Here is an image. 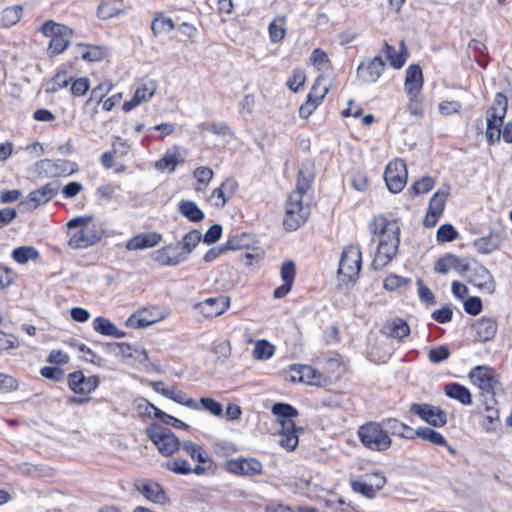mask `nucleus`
<instances>
[{
	"instance_id": "c756f323",
	"label": "nucleus",
	"mask_w": 512,
	"mask_h": 512,
	"mask_svg": "<svg viewBox=\"0 0 512 512\" xmlns=\"http://www.w3.org/2000/svg\"><path fill=\"white\" fill-rule=\"evenodd\" d=\"M162 240V236L157 232L139 234L127 242L128 250H142L155 247Z\"/></svg>"
},
{
	"instance_id": "09e8293b",
	"label": "nucleus",
	"mask_w": 512,
	"mask_h": 512,
	"mask_svg": "<svg viewBox=\"0 0 512 512\" xmlns=\"http://www.w3.org/2000/svg\"><path fill=\"white\" fill-rule=\"evenodd\" d=\"M415 437H419L435 445L447 446V441L442 434L428 427H422L415 430L414 438Z\"/></svg>"
},
{
	"instance_id": "cd10ccee",
	"label": "nucleus",
	"mask_w": 512,
	"mask_h": 512,
	"mask_svg": "<svg viewBox=\"0 0 512 512\" xmlns=\"http://www.w3.org/2000/svg\"><path fill=\"white\" fill-rule=\"evenodd\" d=\"M423 86V74L419 65H410L405 75V92L408 95L419 94Z\"/></svg>"
},
{
	"instance_id": "8fccbe9b",
	"label": "nucleus",
	"mask_w": 512,
	"mask_h": 512,
	"mask_svg": "<svg viewBox=\"0 0 512 512\" xmlns=\"http://www.w3.org/2000/svg\"><path fill=\"white\" fill-rule=\"evenodd\" d=\"M151 29L156 36L164 35L174 29V22L171 18L159 14L153 19Z\"/></svg>"
},
{
	"instance_id": "f03ea898",
	"label": "nucleus",
	"mask_w": 512,
	"mask_h": 512,
	"mask_svg": "<svg viewBox=\"0 0 512 512\" xmlns=\"http://www.w3.org/2000/svg\"><path fill=\"white\" fill-rule=\"evenodd\" d=\"M508 101L505 95L498 93L487 111L486 138L490 143H495L502 137L507 143H512V121L508 122L503 129V119L507 112Z\"/></svg>"
},
{
	"instance_id": "6e6552de",
	"label": "nucleus",
	"mask_w": 512,
	"mask_h": 512,
	"mask_svg": "<svg viewBox=\"0 0 512 512\" xmlns=\"http://www.w3.org/2000/svg\"><path fill=\"white\" fill-rule=\"evenodd\" d=\"M146 433L163 456H171L180 448L181 442L178 437L157 424L150 425L146 429Z\"/></svg>"
},
{
	"instance_id": "864d4df0",
	"label": "nucleus",
	"mask_w": 512,
	"mask_h": 512,
	"mask_svg": "<svg viewBox=\"0 0 512 512\" xmlns=\"http://www.w3.org/2000/svg\"><path fill=\"white\" fill-rule=\"evenodd\" d=\"M39 256L38 251L31 246H21L13 250V259L20 264H25L30 260H35Z\"/></svg>"
},
{
	"instance_id": "f3484780",
	"label": "nucleus",
	"mask_w": 512,
	"mask_h": 512,
	"mask_svg": "<svg viewBox=\"0 0 512 512\" xmlns=\"http://www.w3.org/2000/svg\"><path fill=\"white\" fill-rule=\"evenodd\" d=\"M107 345L111 347L116 357L134 359L139 363H145L148 360V352L139 345L128 342L108 343Z\"/></svg>"
},
{
	"instance_id": "052dcab7",
	"label": "nucleus",
	"mask_w": 512,
	"mask_h": 512,
	"mask_svg": "<svg viewBox=\"0 0 512 512\" xmlns=\"http://www.w3.org/2000/svg\"><path fill=\"white\" fill-rule=\"evenodd\" d=\"M306 82V74L304 70L296 68L289 77L287 85L290 90L297 92Z\"/></svg>"
},
{
	"instance_id": "c03bdc74",
	"label": "nucleus",
	"mask_w": 512,
	"mask_h": 512,
	"mask_svg": "<svg viewBox=\"0 0 512 512\" xmlns=\"http://www.w3.org/2000/svg\"><path fill=\"white\" fill-rule=\"evenodd\" d=\"M445 394L452 399L458 400L460 403L464 405H469L471 403V394L469 390L457 383L448 384L445 387Z\"/></svg>"
},
{
	"instance_id": "1a4fd4ad",
	"label": "nucleus",
	"mask_w": 512,
	"mask_h": 512,
	"mask_svg": "<svg viewBox=\"0 0 512 512\" xmlns=\"http://www.w3.org/2000/svg\"><path fill=\"white\" fill-rule=\"evenodd\" d=\"M287 379L291 382H300L311 386H326L330 378L310 365L294 364L287 370Z\"/></svg>"
},
{
	"instance_id": "a18cd8bd",
	"label": "nucleus",
	"mask_w": 512,
	"mask_h": 512,
	"mask_svg": "<svg viewBox=\"0 0 512 512\" xmlns=\"http://www.w3.org/2000/svg\"><path fill=\"white\" fill-rule=\"evenodd\" d=\"M388 336L403 340L410 333L409 325L402 319H394L386 324Z\"/></svg>"
},
{
	"instance_id": "72a5a7b5",
	"label": "nucleus",
	"mask_w": 512,
	"mask_h": 512,
	"mask_svg": "<svg viewBox=\"0 0 512 512\" xmlns=\"http://www.w3.org/2000/svg\"><path fill=\"white\" fill-rule=\"evenodd\" d=\"M246 343L253 344L252 357L255 360L263 361L273 357L275 353V346L265 339L254 340L248 338Z\"/></svg>"
},
{
	"instance_id": "e433bc0d",
	"label": "nucleus",
	"mask_w": 512,
	"mask_h": 512,
	"mask_svg": "<svg viewBox=\"0 0 512 512\" xmlns=\"http://www.w3.org/2000/svg\"><path fill=\"white\" fill-rule=\"evenodd\" d=\"M180 447L193 461L199 463L198 465L211 463L208 453L199 444L187 440L182 442Z\"/></svg>"
},
{
	"instance_id": "9b49d317",
	"label": "nucleus",
	"mask_w": 512,
	"mask_h": 512,
	"mask_svg": "<svg viewBox=\"0 0 512 512\" xmlns=\"http://www.w3.org/2000/svg\"><path fill=\"white\" fill-rule=\"evenodd\" d=\"M384 179L391 192L398 193L402 191L407 182L406 163L399 158L389 162L384 172Z\"/></svg>"
},
{
	"instance_id": "ea45409f",
	"label": "nucleus",
	"mask_w": 512,
	"mask_h": 512,
	"mask_svg": "<svg viewBox=\"0 0 512 512\" xmlns=\"http://www.w3.org/2000/svg\"><path fill=\"white\" fill-rule=\"evenodd\" d=\"M500 243V236L496 233H490L487 236H483L476 239L474 241V247L479 253L487 254L498 249Z\"/></svg>"
},
{
	"instance_id": "4c0bfd02",
	"label": "nucleus",
	"mask_w": 512,
	"mask_h": 512,
	"mask_svg": "<svg viewBox=\"0 0 512 512\" xmlns=\"http://www.w3.org/2000/svg\"><path fill=\"white\" fill-rule=\"evenodd\" d=\"M76 54L84 61L97 62L106 56V50L102 46L78 44L76 46Z\"/></svg>"
},
{
	"instance_id": "338daca9",
	"label": "nucleus",
	"mask_w": 512,
	"mask_h": 512,
	"mask_svg": "<svg viewBox=\"0 0 512 512\" xmlns=\"http://www.w3.org/2000/svg\"><path fill=\"white\" fill-rule=\"evenodd\" d=\"M409 96V103L407 106V109L410 114L421 117L423 115V104H422V97L419 94L416 95H408Z\"/></svg>"
},
{
	"instance_id": "423d86ee",
	"label": "nucleus",
	"mask_w": 512,
	"mask_h": 512,
	"mask_svg": "<svg viewBox=\"0 0 512 512\" xmlns=\"http://www.w3.org/2000/svg\"><path fill=\"white\" fill-rule=\"evenodd\" d=\"M310 215V206L304 202L301 191H292L285 203L283 225L286 230L294 231L303 225Z\"/></svg>"
},
{
	"instance_id": "13d9d810",
	"label": "nucleus",
	"mask_w": 512,
	"mask_h": 512,
	"mask_svg": "<svg viewBox=\"0 0 512 512\" xmlns=\"http://www.w3.org/2000/svg\"><path fill=\"white\" fill-rule=\"evenodd\" d=\"M55 175L67 174L71 175L78 171V165L75 162L69 160H57L52 163Z\"/></svg>"
},
{
	"instance_id": "0eeeda50",
	"label": "nucleus",
	"mask_w": 512,
	"mask_h": 512,
	"mask_svg": "<svg viewBox=\"0 0 512 512\" xmlns=\"http://www.w3.org/2000/svg\"><path fill=\"white\" fill-rule=\"evenodd\" d=\"M361 251L357 246L346 247L340 257L338 279L342 283H355L361 270Z\"/></svg>"
},
{
	"instance_id": "37998d69",
	"label": "nucleus",
	"mask_w": 512,
	"mask_h": 512,
	"mask_svg": "<svg viewBox=\"0 0 512 512\" xmlns=\"http://www.w3.org/2000/svg\"><path fill=\"white\" fill-rule=\"evenodd\" d=\"M254 244V238L249 233L235 234L224 244L225 250H249Z\"/></svg>"
},
{
	"instance_id": "a19ab883",
	"label": "nucleus",
	"mask_w": 512,
	"mask_h": 512,
	"mask_svg": "<svg viewBox=\"0 0 512 512\" xmlns=\"http://www.w3.org/2000/svg\"><path fill=\"white\" fill-rule=\"evenodd\" d=\"M268 34L272 43H280L286 36V17L276 16L268 25Z\"/></svg>"
},
{
	"instance_id": "9d476101",
	"label": "nucleus",
	"mask_w": 512,
	"mask_h": 512,
	"mask_svg": "<svg viewBox=\"0 0 512 512\" xmlns=\"http://www.w3.org/2000/svg\"><path fill=\"white\" fill-rule=\"evenodd\" d=\"M167 316V311H160L156 307H144L130 315L125 321V326L131 329H142L164 320Z\"/></svg>"
},
{
	"instance_id": "473e14b6",
	"label": "nucleus",
	"mask_w": 512,
	"mask_h": 512,
	"mask_svg": "<svg viewBox=\"0 0 512 512\" xmlns=\"http://www.w3.org/2000/svg\"><path fill=\"white\" fill-rule=\"evenodd\" d=\"M476 338L481 342L491 340L497 331V323L491 318H481L472 326Z\"/></svg>"
},
{
	"instance_id": "f8f14e48",
	"label": "nucleus",
	"mask_w": 512,
	"mask_h": 512,
	"mask_svg": "<svg viewBox=\"0 0 512 512\" xmlns=\"http://www.w3.org/2000/svg\"><path fill=\"white\" fill-rule=\"evenodd\" d=\"M225 469L238 476L251 477L262 472V463L255 458H235L226 461Z\"/></svg>"
},
{
	"instance_id": "7c9ffc66",
	"label": "nucleus",
	"mask_w": 512,
	"mask_h": 512,
	"mask_svg": "<svg viewBox=\"0 0 512 512\" xmlns=\"http://www.w3.org/2000/svg\"><path fill=\"white\" fill-rule=\"evenodd\" d=\"M166 468L179 475H188L190 473L196 475H204L207 472V468L203 465H196L192 467L189 462L182 458H175L166 463Z\"/></svg>"
},
{
	"instance_id": "4468645a",
	"label": "nucleus",
	"mask_w": 512,
	"mask_h": 512,
	"mask_svg": "<svg viewBox=\"0 0 512 512\" xmlns=\"http://www.w3.org/2000/svg\"><path fill=\"white\" fill-rule=\"evenodd\" d=\"M230 306V298L221 295L216 298H207L204 301L198 302L194 305V309L202 314L207 319L224 314Z\"/></svg>"
},
{
	"instance_id": "20e7f679",
	"label": "nucleus",
	"mask_w": 512,
	"mask_h": 512,
	"mask_svg": "<svg viewBox=\"0 0 512 512\" xmlns=\"http://www.w3.org/2000/svg\"><path fill=\"white\" fill-rule=\"evenodd\" d=\"M38 31L47 38H50L47 47V53L50 56H56L63 53L71 43L73 30L53 20H46L39 28Z\"/></svg>"
},
{
	"instance_id": "49530a36",
	"label": "nucleus",
	"mask_w": 512,
	"mask_h": 512,
	"mask_svg": "<svg viewBox=\"0 0 512 512\" xmlns=\"http://www.w3.org/2000/svg\"><path fill=\"white\" fill-rule=\"evenodd\" d=\"M202 240V234L198 230H192L187 233L182 240L177 244L180 247L182 254L187 259L189 254L194 250L196 245Z\"/></svg>"
},
{
	"instance_id": "bb28decb",
	"label": "nucleus",
	"mask_w": 512,
	"mask_h": 512,
	"mask_svg": "<svg viewBox=\"0 0 512 512\" xmlns=\"http://www.w3.org/2000/svg\"><path fill=\"white\" fill-rule=\"evenodd\" d=\"M126 9L127 7L123 0H101L96 14L101 20H109L124 14Z\"/></svg>"
},
{
	"instance_id": "e2e57ef3",
	"label": "nucleus",
	"mask_w": 512,
	"mask_h": 512,
	"mask_svg": "<svg viewBox=\"0 0 512 512\" xmlns=\"http://www.w3.org/2000/svg\"><path fill=\"white\" fill-rule=\"evenodd\" d=\"M212 353L216 356L217 361L223 362L232 354V346L230 341L224 340L212 348Z\"/></svg>"
},
{
	"instance_id": "5701e85b",
	"label": "nucleus",
	"mask_w": 512,
	"mask_h": 512,
	"mask_svg": "<svg viewBox=\"0 0 512 512\" xmlns=\"http://www.w3.org/2000/svg\"><path fill=\"white\" fill-rule=\"evenodd\" d=\"M377 55H381L382 59L385 57L394 69H400L408 58V51L405 42L402 40L398 49L385 43Z\"/></svg>"
},
{
	"instance_id": "4be33fe9",
	"label": "nucleus",
	"mask_w": 512,
	"mask_h": 512,
	"mask_svg": "<svg viewBox=\"0 0 512 512\" xmlns=\"http://www.w3.org/2000/svg\"><path fill=\"white\" fill-rule=\"evenodd\" d=\"M157 90L156 82L148 80L138 85L134 96L131 100L124 102L122 109L125 112H129L135 107L139 106L143 102L150 100Z\"/></svg>"
},
{
	"instance_id": "5fc2aeb1",
	"label": "nucleus",
	"mask_w": 512,
	"mask_h": 512,
	"mask_svg": "<svg viewBox=\"0 0 512 512\" xmlns=\"http://www.w3.org/2000/svg\"><path fill=\"white\" fill-rule=\"evenodd\" d=\"M168 399L194 410L199 409V405L194 399L188 397L183 391L177 390L174 387L171 390V394Z\"/></svg>"
},
{
	"instance_id": "79ce46f5",
	"label": "nucleus",
	"mask_w": 512,
	"mask_h": 512,
	"mask_svg": "<svg viewBox=\"0 0 512 512\" xmlns=\"http://www.w3.org/2000/svg\"><path fill=\"white\" fill-rule=\"evenodd\" d=\"M462 271L465 269V264L458 257L449 254L439 259L435 264V271L437 273L446 274L450 270Z\"/></svg>"
},
{
	"instance_id": "a878e982",
	"label": "nucleus",
	"mask_w": 512,
	"mask_h": 512,
	"mask_svg": "<svg viewBox=\"0 0 512 512\" xmlns=\"http://www.w3.org/2000/svg\"><path fill=\"white\" fill-rule=\"evenodd\" d=\"M180 151L181 148L179 146L168 149L163 157L155 162V168L160 172H174L176 167L184 160Z\"/></svg>"
},
{
	"instance_id": "f704fd0d",
	"label": "nucleus",
	"mask_w": 512,
	"mask_h": 512,
	"mask_svg": "<svg viewBox=\"0 0 512 512\" xmlns=\"http://www.w3.org/2000/svg\"><path fill=\"white\" fill-rule=\"evenodd\" d=\"M93 329L101 335L114 338H124L126 336L124 331L118 329L113 322L102 316L96 317L93 320Z\"/></svg>"
},
{
	"instance_id": "b1692460",
	"label": "nucleus",
	"mask_w": 512,
	"mask_h": 512,
	"mask_svg": "<svg viewBox=\"0 0 512 512\" xmlns=\"http://www.w3.org/2000/svg\"><path fill=\"white\" fill-rule=\"evenodd\" d=\"M370 229L373 234L379 236V239L400 235V228L397 221L390 220L383 215L375 216L372 219Z\"/></svg>"
},
{
	"instance_id": "de8ad7c7",
	"label": "nucleus",
	"mask_w": 512,
	"mask_h": 512,
	"mask_svg": "<svg viewBox=\"0 0 512 512\" xmlns=\"http://www.w3.org/2000/svg\"><path fill=\"white\" fill-rule=\"evenodd\" d=\"M213 176L214 172L211 168L206 166L197 167L193 171V178L197 182L195 190L198 192L203 191L209 185L210 181L213 179Z\"/></svg>"
},
{
	"instance_id": "c85d7f7f",
	"label": "nucleus",
	"mask_w": 512,
	"mask_h": 512,
	"mask_svg": "<svg viewBox=\"0 0 512 512\" xmlns=\"http://www.w3.org/2000/svg\"><path fill=\"white\" fill-rule=\"evenodd\" d=\"M235 187L236 183L234 181L229 179L225 180L218 188L212 191L208 197V201L215 207H223L234 193Z\"/></svg>"
},
{
	"instance_id": "2eb2a0df",
	"label": "nucleus",
	"mask_w": 512,
	"mask_h": 512,
	"mask_svg": "<svg viewBox=\"0 0 512 512\" xmlns=\"http://www.w3.org/2000/svg\"><path fill=\"white\" fill-rule=\"evenodd\" d=\"M449 187L443 186L433 194L430 199L428 211L424 218V225L426 227H433L438 221V218L444 211L445 203L449 195Z\"/></svg>"
},
{
	"instance_id": "6ab92c4d",
	"label": "nucleus",
	"mask_w": 512,
	"mask_h": 512,
	"mask_svg": "<svg viewBox=\"0 0 512 512\" xmlns=\"http://www.w3.org/2000/svg\"><path fill=\"white\" fill-rule=\"evenodd\" d=\"M385 68V62L381 55L363 61L358 67V77L364 82L374 83L381 76Z\"/></svg>"
},
{
	"instance_id": "39448f33",
	"label": "nucleus",
	"mask_w": 512,
	"mask_h": 512,
	"mask_svg": "<svg viewBox=\"0 0 512 512\" xmlns=\"http://www.w3.org/2000/svg\"><path fill=\"white\" fill-rule=\"evenodd\" d=\"M357 435L362 445L372 452H384L392 445V439L381 422L370 421L361 425Z\"/></svg>"
},
{
	"instance_id": "393cba45",
	"label": "nucleus",
	"mask_w": 512,
	"mask_h": 512,
	"mask_svg": "<svg viewBox=\"0 0 512 512\" xmlns=\"http://www.w3.org/2000/svg\"><path fill=\"white\" fill-rule=\"evenodd\" d=\"M57 192L58 189L52 184H46L39 189L30 192L27 198L21 202V205L28 209H36L38 206L43 205L52 199Z\"/></svg>"
},
{
	"instance_id": "f257e3e1",
	"label": "nucleus",
	"mask_w": 512,
	"mask_h": 512,
	"mask_svg": "<svg viewBox=\"0 0 512 512\" xmlns=\"http://www.w3.org/2000/svg\"><path fill=\"white\" fill-rule=\"evenodd\" d=\"M68 246L71 249H87L97 244L103 237L104 230L91 215L77 216L66 224Z\"/></svg>"
},
{
	"instance_id": "603ef678",
	"label": "nucleus",
	"mask_w": 512,
	"mask_h": 512,
	"mask_svg": "<svg viewBox=\"0 0 512 512\" xmlns=\"http://www.w3.org/2000/svg\"><path fill=\"white\" fill-rule=\"evenodd\" d=\"M179 210L182 215L188 218L190 221L198 222L203 219L204 214L198 208V206L189 200L182 201L179 205Z\"/></svg>"
},
{
	"instance_id": "2f4dec72",
	"label": "nucleus",
	"mask_w": 512,
	"mask_h": 512,
	"mask_svg": "<svg viewBox=\"0 0 512 512\" xmlns=\"http://www.w3.org/2000/svg\"><path fill=\"white\" fill-rule=\"evenodd\" d=\"M469 281L481 290L491 293L494 289V282L489 271L483 266H477L469 275Z\"/></svg>"
},
{
	"instance_id": "ddd939ff",
	"label": "nucleus",
	"mask_w": 512,
	"mask_h": 512,
	"mask_svg": "<svg viewBox=\"0 0 512 512\" xmlns=\"http://www.w3.org/2000/svg\"><path fill=\"white\" fill-rule=\"evenodd\" d=\"M471 382L476 385L483 393L494 395L498 388V380L494 372L485 366L475 367L469 374Z\"/></svg>"
},
{
	"instance_id": "dca6fc26",
	"label": "nucleus",
	"mask_w": 512,
	"mask_h": 512,
	"mask_svg": "<svg viewBox=\"0 0 512 512\" xmlns=\"http://www.w3.org/2000/svg\"><path fill=\"white\" fill-rule=\"evenodd\" d=\"M399 246V236L379 239L378 249L374 257V265L378 268L386 266L396 255Z\"/></svg>"
},
{
	"instance_id": "a211bd4d",
	"label": "nucleus",
	"mask_w": 512,
	"mask_h": 512,
	"mask_svg": "<svg viewBox=\"0 0 512 512\" xmlns=\"http://www.w3.org/2000/svg\"><path fill=\"white\" fill-rule=\"evenodd\" d=\"M70 389L80 395H88L95 391L99 385L98 376L86 377L82 371H75L69 375Z\"/></svg>"
},
{
	"instance_id": "6e6d98bb",
	"label": "nucleus",
	"mask_w": 512,
	"mask_h": 512,
	"mask_svg": "<svg viewBox=\"0 0 512 512\" xmlns=\"http://www.w3.org/2000/svg\"><path fill=\"white\" fill-rule=\"evenodd\" d=\"M435 185V180L429 176H425L416 181L409 189L410 194L419 195L429 192Z\"/></svg>"
},
{
	"instance_id": "680f3d73",
	"label": "nucleus",
	"mask_w": 512,
	"mask_h": 512,
	"mask_svg": "<svg viewBox=\"0 0 512 512\" xmlns=\"http://www.w3.org/2000/svg\"><path fill=\"white\" fill-rule=\"evenodd\" d=\"M19 388V381L8 374L0 373V394H7Z\"/></svg>"
},
{
	"instance_id": "c9c22d12",
	"label": "nucleus",
	"mask_w": 512,
	"mask_h": 512,
	"mask_svg": "<svg viewBox=\"0 0 512 512\" xmlns=\"http://www.w3.org/2000/svg\"><path fill=\"white\" fill-rule=\"evenodd\" d=\"M381 423L384 430L388 432V435L392 434L408 439L414 438L415 430L395 418L384 419Z\"/></svg>"
},
{
	"instance_id": "412c9836",
	"label": "nucleus",
	"mask_w": 512,
	"mask_h": 512,
	"mask_svg": "<svg viewBox=\"0 0 512 512\" xmlns=\"http://www.w3.org/2000/svg\"><path fill=\"white\" fill-rule=\"evenodd\" d=\"M410 411L433 426H443L447 422L446 414L439 408L427 404H413Z\"/></svg>"
},
{
	"instance_id": "bf43d9fd",
	"label": "nucleus",
	"mask_w": 512,
	"mask_h": 512,
	"mask_svg": "<svg viewBox=\"0 0 512 512\" xmlns=\"http://www.w3.org/2000/svg\"><path fill=\"white\" fill-rule=\"evenodd\" d=\"M352 489L367 497V498H374L376 496V492L372 488V486L369 484V482H366L365 479H354L351 481Z\"/></svg>"
},
{
	"instance_id": "58836bf2",
	"label": "nucleus",
	"mask_w": 512,
	"mask_h": 512,
	"mask_svg": "<svg viewBox=\"0 0 512 512\" xmlns=\"http://www.w3.org/2000/svg\"><path fill=\"white\" fill-rule=\"evenodd\" d=\"M138 489L144 495V497L151 502L164 504L167 501L165 492L158 483H144L141 486H139Z\"/></svg>"
},
{
	"instance_id": "69168bd1",
	"label": "nucleus",
	"mask_w": 512,
	"mask_h": 512,
	"mask_svg": "<svg viewBox=\"0 0 512 512\" xmlns=\"http://www.w3.org/2000/svg\"><path fill=\"white\" fill-rule=\"evenodd\" d=\"M135 405L138 413L148 416L153 415L155 418L157 417V412L160 411L159 408L144 398L137 399Z\"/></svg>"
},
{
	"instance_id": "7ed1b4c3",
	"label": "nucleus",
	"mask_w": 512,
	"mask_h": 512,
	"mask_svg": "<svg viewBox=\"0 0 512 512\" xmlns=\"http://www.w3.org/2000/svg\"><path fill=\"white\" fill-rule=\"evenodd\" d=\"M272 413L277 417L280 440L279 444L287 451H293L298 445V434L301 428L296 427L292 418L298 416V411L289 404L276 403L272 407Z\"/></svg>"
},
{
	"instance_id": "0e129e2a",
	"label": "nucleus",
	"mask_w": 512,
	"mask_h": 512,
	"mask_svg": "<svg viewBox=\"0 0 512 512\" xmlns=\"http://www.w3.org/2000/svg\"><path fill=\"white\" fill-rule=\"evenodd\" d=\"M458 236L457 231L452 225L444 224L438 228L437 240L439 242H451Z\"/></svg>"
},
{
	"instance_id": "774afa93",
	"label": "nucleus",
	"mask_w": 512,
	"mask_h": 512,
	"mask_svg": "<svg viewBox=\"0 0 512 512\" xmlns=\"http://www.w3.org/2000/svg\"><path fill=\"white\" fill-rule=\"evenodd\" d=\"M200 404L203 409L209 411L214 416H217V417L222 416V413H223L222 405L219 402L215 401L214 399L209 398V397H202L200 399Z\"/></svg>"
},
{
	"instance_id": "4d7b16f0",
	"label": "nucleus",
	"mask_w": 512,
	"mask_h": 512,
	"mask_svg": "<svg viewBox=\"0 0 512 512\" xmlns=\"http://www.w3.org/2000/svg\"><path fill=\"white\" fill-rule=\"evenodd\" d=\"M323 77L319 76L313 84L307 97L321 103L325 95L328 93V86L323 84Z\"/></svg>"
},
{
	"instance_id": "3c124183",
	"label": "nucleus",
	"mask_w": 512,
	"mask_h": 512,
	"mask_svg": "<svg viewBox=\"0 0 512 512\" xmlns=\"http://www.w3.org/2000/svg\"><path fill=\"white\" fill-rule=\"evenodd\" d=\"M22 17V7L21 6H11L5 8L0 17V22L3 27H11L19 22Z\"/></svg>"
},
{
	"instance_id": "aec40b11",
	"label": "nucleus",
	"mask_w": 512,
	"mask_h": 512,
	"mask_svg": "<svg viewBox=\"0 0 512 512\" xmlns=\"http://www.w3.org/2000/svg\"><path fill=\"white\" fill-rule=\"evenodd\" d=\"M154 262L161 266H177L186 261L184 254H182L180 247L177 245H167L152 253Z\"/></svg>"
}]
</instances>
